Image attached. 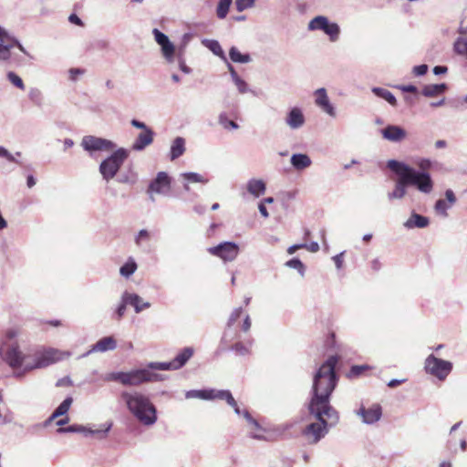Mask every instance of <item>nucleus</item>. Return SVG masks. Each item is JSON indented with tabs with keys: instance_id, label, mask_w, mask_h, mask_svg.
Returning <instances> with one entry per match:
<instances>
[{
	"instance_id": "27",
	"label": "nucleus",
	"mask_w": 467,
	"mask_h": 467,
	"mask_svg": "<svg viewBox=\"0 0 467 467\" xmlns=\"http://www.w3.org/2000/svg\"><path fill=\"white\" fill-rule=\"evenodd\" d=\"M13 47H17L18 49L23 52L25 55L29 57L28 52L23 47V45L17 39H12V43L4 44V42L0 41V59L4 61H7L11 57L10 49Z\"/></svg>"
},
{
	"instance_id": "57",
	"label": "nucleus",
	"mask_w": 467,
	"mask_h": 467,
	"mask_svg": "<svg viewBox=\"0 0 467 467\" xmlns=\"http://www.w3.org/2000/svg\"><path fill=\"white\" fill-rule=\"evenodd\" d=\"M84 70L81 68H70L68 70L69 79L77 81L78 77L84 74Z\"/></svg>"
},
{
	"instance_id": "41",
	"label": "nucleus",
	"mask_w": 467,
	"mask_h": 467,
	"mask_svg": "<svg viewBox=\"0 0 467 467\" xmlns=\"http://www.w3.org/2000/svg\"><path fill=\"white\" fill-rule=\"evenodd\" d=\"M453 51L459 56L467 55V37L458 36L453 43Z\"/></svg>"
},
{
	"instance_id": "19",
	"label": "nucleus",
	"mask_w": 467,
	"mask_h": 467,
	"mask_svg": "<svg viewBox=\"0 0 467 467\" xmlns=\"http://www.w3.org/2000/svg\"><path fill=\"white\" fill-rule=\"evenodd\" d=\"M384 140L391 142H400L407 137V131L400 126L389 124L380 130Z\"/></svg>"
},
{
	"instance_id": "9",
	"label": "nucleus",
	"mask_w": 467,
	"mask_h": 467,
	"mask_svg": "<svg viewBox=\"0 0 467 467\" xmlns=\"http://www.w3.org/2000/svg\"><path fill=\"white\" fill-rule=\"evenodd\" d=\"M185 398L199 399L202 400H226L230 406H234V397L230 390H220L214 389H192L186 391Z\"/></svg>"
},
{
	"instance_id": "45",
	"label": "nucleus",
	"mask_w": 467,
	"mask_h": 467,
	"mask_svg": "<svg viewBox=\"0 0 467 467\" xmlns=\"http://www.w3.org/2000/svg\"><path fill=\"white\" fill-rule=\"evenodd\" d=\"M232 0H220L216 8L217 16L221 19L224 18L229 11Z\"/></svg>"
},
{
	"instance_id": "64",
	"label": "nucleus",
	"mask_w": 467,
	"mask_h": 467,
	"mask_svg": "<svg viewBox=\"0 0 467 467\" xmlns=\"http://www.w3.org/2000/svg\"><path fill=\"white\" fill-rule=\"evenodd\" d=\"M445 197L446 200L451 203L453 204L456 202V197L452 190L448 189L445 191Z\"/></svg>"
},
{
	"instance_id": "10",
	"label": "nucleus",
	"mask_w": 467,
	"mask_h": 467,
	"mask_svg": "<svg viewBox=\"0 0 467 467\" xmlns=\"http://www.w3.org/2000/svg\"><path fill=\"white\" fill-rule=\"evenodd\" d=\"M425 370L440 380H444L452 370V363L431 354L425 359Z\"/></svg>"
},
{
	"instance_id": "15",
	"label": "nucleus",
	"mask_w": 467,
	"mask_h": 467,
	"mask_svg": "<svg viewBox=\"0 0 467 467\" xmlns=\"http://www.w3.org/2000/svg\"><path fill=\"white\" fill-rule=\"evenodd\" d=\"M171 181L168 174L164 171L158 172L156 178L152 180L148 188V194L151 201H154L153 193L166 194L170 191Z\"/></svg>"
},
{
	"instance_id": "20",
	"label": "nucleus",
	"mask_w": 467,
	"mask_h": 467,
	"mask_svg": "<svg viewBox=\"0 0 467 467\" xmlns=\"http://www.w3.org/2000/svg\"><path fill=\"white\" fill-rule=\"evenodd\" d=\"M285 122L291 130L302 128L306 122L302 109L298 107L291 108L286 113Z\"/></svg>"
},
{
	"instance_id": "36",
	"label": "nucleus",
	"mask_w": 467,
	"mask_h": 467,
	"mask_svg": "<svg viewBox=\"0 0 467 467\" xmlns=\"http://www.w3.org/2000/svg\"><path fill=\"white\" fill-rule=\"evenodd\" d=\"M329 19L325 16H317L314 18H312L307 25V30L308 31H324L326 26L328 25Z\"/></svg>"
},
{
	"instance_id": "48",
	"label": "nucleus",
	"mask_w": 467,
	"mask_h": 467,
	"mask_svg": "<svg viewBox=\"0 0 467 467\" xmlns=\"http://www.w3.org/2000/svg\"><path fill=\"white\" fill-rule=\"evenodd\" d=\"M147 368L157 370H175L172 361L170 362H150Z\"/></svg>"
},
{
	"instance_id": "54",
	"label": "nucleus",
	"mask_w": 467,
	"mask_h": 467,
	"mask_svg": "<svg viewBox=\"0 0 467 467\" xmlns=\"http://www.w3.org/2000/svg\"><path fill=\"white\" fill-rule=\"evenodd\" d=\"M428 70H429L428 65L421 64V65H418V66L413 67L412 73L416 77H422V76L427 74Z\"/></svg>"
},
{
	"instance_id": "31",
	"label": "nucleus",
	"mask_w": 467,
	"mask_h": 467,
	"mask_svg": "<svg viewBox=\"0 0 467 467\" xmlns=\"http://www.w3.org/2000/svg\"><path fill=\"white\" fill-rule=\"evenodd\" d=\"M185 139L182 137H176L171 145L170 159L174 161L181 157L186 150Z\"/></svg>"
},
{
	"instance_id": "60",
	"label": "nucleus",
	"mask_w": 467,
	"mask_h": 467,
	"mask_svg": "<svg viewBox=\"0 0 467 467\" xmlns=\"http://www.w3.org/2000/svg\"><path fill=\"white\" fill-rule=\"evenodd\" d=\"M398 88H400L402 92L418 93V88L412 84L400 85L398 86Z\"/></svg>"
},
{
	"instance_id": "16",
	"label": "nucleus",
	"mask_w": 467,
	"mask_h": 467,
	"mask_svg": "<svg viewBox=\"0 0 467 467\" xmlns=\"http://www.w3.org/2000/svg\"><path fill=\"white\" fill-rule=\"evenodd\" d=\"M414 163L418 167V169H415V171L426 174L428 177V179H426L425 177L420 176V179H417V181L420 182L419 183H428V191L426 192V194H430L434 187L433 180L431 173L429 172V170L432 167V161L427 158H420L415 161Z\"/></svg>"
},
{
	"instance_id": "32",
	"label": "nucleus",
	"mask_w": 467,
	"mask_h": 467,
	"mask_svg": "<svg viewBox=\"0 0 467 467\" xmlns=\"http://www.w3.org/2000/svg\"><path fill=\"white\" fill-rule=\"evenodd\" d=\"M448 86L446 83L425 85L421 90V94L424 97L432 98L445 92Z\"/></svg>"
},
{
	"instance_id": "33",
	"label": "nucleus",
	"mask_w": 467,
	"mask_h": 467,
	"mask_svg": "<svg viewBox=\"0 0 467 467\" xmlns=\"http://www.w3.org/2000/svg\"><path fill=\"white\" fill-rule=\"evenodd\" d=\"M181 177L183 179L185 183L183 184V188L186 191H189V185L188 183H202L206 184L208 182V179L205 178L203 175L197 173V172H184L181 174Z\"/></svg>"
},
{
	"instance_id": "17",
	"label": "nucleus",
	"mask_w": 467,
	"mask_h": 467,
	"mask_svg": "<svg viewBox=\"0 0 467 467\" xmlns=\"http://www.w3.org/2000/svg\"><path fill=\"white\" fill-rule=\"evenodd\" d=\"M315 103L316 105L328 116L335 118L337 116L336 109L331 104L327 96V89L325 88H317L315 93Z\"/></svg>"
},
{
	"instance_id": "23",
	"label": "nucleus",
	"mask_w": 467,
	"mask_h": 467,
	"mask_svg": "<svg viewBox=\"0 0 467 467\" xmlns=\"http://www.w3.org/2000/svg\"><path fill=\"white\" fill-rule=\"evenodd\" d=\"M117 347L116 340L113 337H105L100 338L96 344H94L91 348L82 354L79 358H85L88 357L89 354L93 352H106L108 350H113Z\"/></svg>"
},
{
	"instance_id": "29",
	"label": "nucleus",
	"mask_w": 467,
	"mask_h": 467,
	"mask_svg": "<svg viewBox=\"0 0 467 467\" xmlns=\"http://www.w3.org/2000/svg\"><path fill=\"white\" fill-rule=\"evenodd\" d=\"M292 167L297 171H303L311 166L312 161L306 153H294L290 158Z\"/></svg>"
},
{
	"instance_id": "59",
	"label": "nucleus",
	"mask_w": 467,
	"mask_h": 467,
	"mask_svg": "<svg viewBox=\"0 0 467 467\" xmlns=\"http://www.w3.org/2000/svg\"><path fill=\"white\" fill-rule=\"evenodd\" d=\"M302 244L305 245L303 248L308 250L309 252L317 253L319 251V244L316 241H313L310 244L304 243Z\"/></svg>"
},
{
	"instance_id": "26",
	"label": "nucleus",
	"mask_w": 467,
	"mask_h": 467,
	"mask_svg": "<svg viewBox=\"0 0 467 467\" xmlns=\"http://www.w3.org/2000/svg\"><path fill=\"white\" fill-rule=\"evenodd\" d=\"M154 132L151 129L142 131L138 135L132 144V149L137 151L144 150L153 141Z\"/></svg>"
},
{
	"instance_id": "6",
	"label": "nucleus",
	"mask_w": 467,
	"mask_h": 467,
	"mask_svg": "<svg viewBox=\"0 0 467 467\" xmlns=\"http://www.w3.org/2000/svg\"><path fill=\"white\" fill-rule=\"evenodd\" d=\"M106 381H117L124 386H140L146 382L163 380L160 374L151 372L149 368L133 369L128 372H111L105 377Z\"/></svg>"
},
{
	"instance_id": "58",
	"label": "nucleus",
	"mask_w": 467,
	"mask_h": 467,
	"mask_svg": "<svg viewBox=\"0 0 467 467\" xmlns=\"http://www.w3.org/2000/svg\"><path fill=\"white\" fill-rule=\"evenodd\" d=\"M28 97L33 102H36L41 98V91L38 88H33L29 90Z\"/></svg>"
},
{
	"instance_id": "55",
	"label": "nucleus",
	"mask_w": 467,
	"mask_h": 467,
	"mask_svg": "<svg viewBox=\"0 0 467 467\" xmlns=\"http://www.w3.org/2000/svg\"><path fill=\"white\" fill-rule=\"evenodd\" d=\"M150 238V234L147 230H140L135 237V243L138 246L141 245V243Z\"/></svg>"
},
{
	"instance_id": "30",
	"label": "nucleus",
	"mask_w": 467,
	"mask_h": 467,
	"mask_svg": "<svg viewBox=\"0 0 467 467\" xmlns=\"http://www.w3.org/2000/svg\"><path fill=\"white\" fill-rule=\"evenodd\" d=\"M247 192L255 198L265 194L266 184L263 180L251 179L246 183Z\"/></svg>"
},
{
	"instance_id": "50",
	"label": "nucleus",
	"mask_w": 467,
	"mask_h": 467,
	"mask_svg": "<svg viewBox=\"0 0 467 467\" xmlns=\"http://www.w3.org/2000/svg\"><path fill=\"white\" fill-rule=\"evenodd\" d=\"M368 368L369 367L368 365H353L348 373V377L350 379L357 378Z\"/></svg>"
},
{
	"instance_id": "8",
	"label": "nucleus",
	"mask_w": 467,
	"mask_h": 467,
	"mask_svg": "<svg viewBox=\"0 0 467 467\" xmlns=\"http://www.w3.org/2000/svg\"><path fill=\"white\" fill-rule=\"evenodd\" d=\"M71 355L68 351H61L56 348H47L43 351H37L32 356V364H27L29 369H36L48 367L57 361L69 358Z\"/></svg>"
},
{
	"instance_id": "39",
	"label": "nucleus",
	"mask_w": 467,
	"mask_h": 467,
	"mask_svg": "<svg viewBox=\"0 0 467 467\" xmlns=\"http://www.w3.org/2000/svg\"><path fill=\"white\" fill-rule=\"evenodd\" d=\"M235 88L238 90V92L241 94L250 93L254 97L258 96L257 92L254 89L251 88L250 86L248 85V83L245 80H244L241 77H239L236 72H235Z\"/></svg>"
},
{
	"instance_id": "5",
	"label": "nucleus",
	"mask_w": 467,
	"mask_h": 467,
	"mask_svg": "<svg viewBox=\"0 0 467 467\" xmlns=\"http://www.w3.org/2000/svg\"><path fill=\"white\" fill-rule=\"evenodd\" d=\"M309 413L317 421L307 424L302 431V434L310 444H316L327 434L329 427L337 424L339 415L336 410V416H333L328 410L322 408H318L317 410H309Z\"/></svg>"
},
{
	"instance_id": "24",
	"label": "nucleus",
	"mask_w": 467,
	"mask_h": 467,
	"mask_svg": "<svg viewBox=\"0 0 467 467\" xmlns=\"http://www.w3.org/2000/svg\"><path fill=\"white\" fill-rule=\"evenodd\" d=\"M125 301L129 302V306H131L137 314L150 308L151 306L150 302L144 301L138 294L130 293L128 291H125Z\"/></svg>"
},
{
	"instance_id": "22",
	"label": "nucleus",
	"mask_w": 467,
	"mask_h": 467,
	"mask_svg": "<svg viewBox=\"0 0 467 467\" xmlns=\"http://www.w3.org/2000/svg\"><path fill=\"white\" fill-rule=\"evenodd\" d=\"M202 44L208 48L213 55L219 57L223 61H224L227 65V67L234 77V66L230 61H228L227 57L224 55V52L217 40L213 39H202Z\"/></svg>"
},
{
	"instance_id": "13",
	"label": "nucleus",
	"mask_w": 467,
	"mask_h": 467,
	"mask_svg": "<svg viewBox=\"0 0 467 467\" xmlns=\"http://www.w3.org/2000/svg\"><path fill=\"white\" fill-rule=\"evenodd\" d=\"M112 427V422L109 421L101 425L99 429H92L90 427L83 426V425H70L67 428H60L57 430L58 432H79L83 433L86 437L90 435H95L99 439H104L107 437L108 432L110 431Z\"/></svg>"
},
{
	"instance_id": "3",
	"label": "nucleus",
	"mask_w": 467,
	"mask_h": 467,
	"mask_svg": "<svg viewBox=\"0 0 467 467\" xmlns=\"http://www.w3.org/2000/svg\"><path fill=\"white\" fill-rule=\"evenodd\" d=\"M386 166L399 176V179L395 183L394 190L388 193V199L389 201L402 199L407 193L408 186H414L420 192L426 194V192L428 191V183H419L420 182L417 181V179H420V176L428 179L426 174L415 171V168L410 166L404 161L394 159L389 160Z\"/></svg>"
},
{
	"instance_id": "35",
	"label": "nucleus",
	"mask_w": 467,
	"mask_h": 467,
	"mask_svg": "<svg viewBox=\"0 0 467 467\" xmlns=\"http://www.w3.org/2000/svg\"><path fill=\"white\" fill-rule=\"evenodd\" d=\"M371 91L375 96L386 100L389 105L393 107L397 105V99L389 90L380 87H373Z\"/></svg>"
},
{
	"instance_id": "7",
	"label": "nucleus",
	"mask_w": 467,
	"mask_h": 467,
	"mask_svg": "<svg viewBox=\"0 0 467 467\" xmlns=\"http://www.w3.org/2000/svg\"><path fill=\"white\" fill-rule=\"evenodd\" d=\"M128 156L129 151L124 148H119L101 161L99 170L103 180L106 182L112 180L117 175Z\"/></svg>"
},
{
	"instance_id": "53",
	"label": "nucleus",
	"mask_w": 467,
	"mask_h": 467,
	"mask_svg": "<svg viewBox=\"0 0 467 467\" xmlns=\"http://www.w3.org/2000/svg\"><path fill=\"white\" fill-rule=\"evenodd\" d=\"M251 61V57L248 53H241L235 48V63H248Z\"/></svg>"
},
{
	"instance_id": "28",
	"label": "nucleus",
	"mask_w": 467,
	"mask_h": 467,
	"mask_svg": "<svg viewBox=\"0 0 467 467\" xmlns=\"http://www.w3.org/2000/svg\"><path fill=\"white\" fill-rule=\"evenodd\" d=\"M253 342L254 340L250 335H245L242 339L241 336L235 334V354L242 356L249 354Z\"/></svg>"
},
{
	"instance_id": "42",
	"label": "nucleus",
	"mask_w": 467,
	"mask_h": 467,
	"mask_svg": "<svg viewBox=\"0 0 467 467\" xmlns=\"http://www.w3.org/2000/svg\"><path fill=\"white\" fill-rule=\"evenodd\" d=\"M234 320V314L230 316L227 327L228 328L224 332L222 338V348L223 349H232L234 345L232 344V336L230 331L231 323Z\"/></svg>"
},
{
	"instance_id": "34",
	"label": "nucleus",
	"mask_w": 467,
	"mask_h": 467,
	"mask_svg": "<svg viewBox=\"0 0 467 467\" xmlns=\"http://www.w3.org/2000/svg\"><path fill=\"white\" fill-rule=\"evenodd\" d=\"M193 355V349L192 348H183L177 356L171 360L175 369H179L183 367L186 362Z\"/></svg>"
},
{
	"instance_id": "4",
	"label": "nucleus",
	"mask_w": 467,
	"mask_h": 467,
	"mask_svg": "<svg viewBox=\"0 0 467 467\" xmlns=\"http://www.w3.org/2000/svg\"><path fill=\"white\" fill-rule=\"evenodd\" d=\"M120 398L130 413L143 426L150 427L157 422V408L149 396L133 390L122 391Z\"/></svg>"
},
{
	"instance_id": "38",
	"label": "nucleus",
	"mask_w": 467,
	"mask_h": 467,
	"mask_svg": "<svg viewBox=\"0 0 467 467\" xmlns=\"http://www.w3.org/2000/svg\"><path fill=\"white\" fill-rule=\"evenodd\" d=\"M138 265L135 260L131 257L119 268V274L125 278H130L137 270Z\"/></svg>"
},
{
	"instance_id": "1",
	"label": "nucleus",
	"mask_w": 467,
	"mask_h": 467,
	"mask_svg": "<svg viewBox=\"0 0 467 467\" xmlns=\"http://www.w3.org/2000/svg\"><path fill=\"white\" fill-rule=\"evenodd\" d=\"M338 361V356L332 355L315 372L308 410H317L318 408H322L328 410L333 416H336V410L330 405V398L338 382L337 372Z\"/></svg>"
},
{
	"instance_id": "11",
	"label": "nucleus",
	"mask_w": 467,
	"mask_h": 467,
	"mask_svg": "<svg viewBox=\"0 0 467 467\" xmlns=\"http://www.w3.org/2000/svg\"><path fill=\"white\" fill-rule=\"evenodd\" d=\"M81 147L84 150L92 155L95 151H110L116 148V144L107 139L92 135H87L82 138Z\"/></svg>"
},
{
	"instance_id": "62",
	"label": "nucleus",
	"mask_w": 467,
	"mask_h": 467,
	"mask_svg": "<svg viewBox=\"0 0 467 467\" xmlns=\"http://www.w3.org/2000/svg\"><path fill=\"white\" fill-rule=\"evenodd\" d=\"M130 124L134 127V128H137V129H140L142 131L144 130H150V128L148 127L144 122L142 121H140L138 119H132L130 121Z\"/></svg>"
},
{
	"instance_id": "37",
	"label": "nucleus",
	"mask_w": 467,
	"mask_h": 467,
	"mask_svg": "<svg viewBox=\"0 0 467 467\" xmlns=\"http://www.w3.org/2000/svg\"><path fill=\"white\" fill-rule=\"evenodd\" d=\"M340 26L336 22L328 21V25L326 26L325 30L323 31L329 38L331 42H336L339 38L340 35Z\"/></svg>"
},
{
	"instance_id": "40",
	"label": "nucleus",
	"mask_w": 467,
	"mask_h": 467,
	"mask_svg": "<svg viewBox=\"0 0 467 467\" xmlns=\"http://www.w3.org/2000/svg\"><path fill=\"white\" fill-rule=\"evenodd\" d=\"M72 401L73 400L70 397L65 399L49 417L48 421H51L59 416L65 415L68 411Z\"/></svg>"
},
{
	"instance_id": "63",
	"label": "nucleus",
	"mask_w": 467,
	"mask_h": 467,
	"mask_svg": "<svg viewBox=\"0 0 467 467\" xmlns=\"http://www.w3.org/2000/svg\"><path fill=\"white\" fill-rule=\"evenodd\" d=\"M21 152L17 151L15 154H12L8 151V155H6L5 159L11 162H15L17 164H21L20 161L18 160L19 157H21Z\"/></svg>"
},
{
	"instance_id": "25",
	"label": "nucleus",
	"mask_w": 467,
	"mask_h": 467,
	"mask_svg": "<svg viewBox=\"0 0 467 467\" xmlns=\"http://www.w3.org/2000/svg\"><path fill=\"white\" fill-rule=\"evenodd\" d=\"M430 224V219L427 216L412 212L409 219L403 223L406 229L425 228Z\"/></svg>"
},
{
	"instance_id": "44",
	"label": "nucleus",
	"mask_w": 467,
	"mask_h": 467,
	"mask_svg": "<svg viewBox=\"0 0 467 467\" xmlns=\"http://www.w3.org/2000/svg\"><path fill=\"white\" fill-rule=\"evenodd\" d=\"M285 265L289 268L296 269L301 276H304L306 267H305V265L303 264V262L299 258L294 257V258L286 261Z\"/></svg>"
},
{
	"instance_id": "61",
	"label": "nucleus",
	"mask_w": 467,
	"mask_h": 467,
	"mask_svg": "<svg viewBox=\"0 0 467 467\" xmlns=\"http://www.w3.org/2000/svg\"><path fill=\"white\" fill-rule=\"evenodd\" d=\"M344 254H345V252H341V253L336 254L335 256H333V258H332L335 263V265L337 269L342 268Z\"/></svg>"
},
{
	"instance_id": "46",
	"label": "nucleus",
	"mask_w": 467,
	"mask_h": 467,
	"mask_svg": "<svg viewBox=\"0 0 467 467\" xmlns=\"http://www.w3.org/2000/svg\"><path fill=\"white\" fill-rule=\"evenodd\" d=\"M218 122L225 130L234 129V119L226 112H221L219 114Z\"/></svg>"
},
{
	"instance_id": "21",
	"label": "nucleus",
	"mask_w": 467,
	"mask_h": 467,
	"mask_svg": "<svg viewBox=\"0 0 467 467\" xmlns=\"http://www.w3.org/2000/svg\"><path fill=\"white\" fill-rule=\"evenodd\" d=\"M357 414L362 418L365 424H373L379 421L382 416V409L379 404H374L372 407L366 409L361 407Z\"/></svg>"
},
{
	"instance_id": "49",
	"label": "nucleus",
	"mask_w": 467,
	"mask_h": 467,
	"mask_svg": "<svg viewBox=\"0 0 467 467\" xmlns=\"http://www.w3.org/2000/svg\"><path fill=\"white\" fill-rule=\"evenodd\" d=\"M450 208V205L447 204L446 201L443 199H439L436 201L434 209L437 213L442 215L443 217L448 216V209Z\"/></svg>"
},
{
	"instance_id": "56",
	"label": "nucleus",
	"mask_w": 467,
	"mask_h": 467,
	"mask_svg": "<svg viewBox=\"0 0 467 467\" xmlns=\"http://www.w3.org/2000/svg\"><path fill=\"white\" fill-rule=\"evenodd\" d=\"M240 327H241V330L244 334H246L249 331V329L251 327V318H250V316L248 314H245L244 316L242 324H240Z\"/></svg>"
},
{
	"instance_id": "18",
	"label": "nucleus",
	"mask_w": 467,
	"mask_h": 467,
	"mask_svg": "<svg viewBox=\"0 0 467 467\" xmlns=\"http://www.w3.org/2000/svg\"><path fill=\"white\" fill-rule=\"evenodd\" d=\"M208 252L222 259L225 264L232 262L234 260V242H223L216 246L209 247Z\"/></svg>"
},
{
	"instance_id": "2",
	"label": "nucleus",
	"mask_w": 467,
	"mask_h": 467,
	"mask_svg": "<svg viewBox=\"0 0 467 467\" xmlns=\"http://www.w3.org/2000/svg\"><path fill=\"white\" fill-rule=\"evenodd\" d=\"M22 330L19 327H10L5 329L0 340V357L12 369H23L24 372L31 371L26 368L27 364H32V356L30 352H25L21 349L17 338L21 336Z\"/></svg>"
},
{
	"instance_id": "12",
	"label": "nucleus",
	"mask_w": 467,
	"mask_h": 467,
	"mask_svg": "<svg viewBox=\"0 0 467 467\" xmlns=\"http://www.w3.org/2000/svg\"><path fill=\"white\" fill-rule=\"evenodd\" d=\"M152 35L156 43L161 47V52L165 61L169 64L173 63L176 60L178 53L174 44L171 42L168 36L157 28L152 30Z\"/></svg>"
},
{
	"instance_id": "14",
	"label": "nucleus",
	"mask_w": 467,
	"mask_h": 467,
	"mask_svg": "<svg viewBox=\"0 0 467 467\" xmlns=\"http://www.w3.org/2000/svg\"><path fill=\"white\" fill-rule=\"evenodd\" d=\"M235 414H237L244 420L251 438L260 441L265 439L263 435L255 432L256 431H262L263 428L258 420L254 418V416L247 409H240L235 403Z\"/></svg>"
},
{
	"instance_id": "52",
	"label": "nucleus",
	"mask_w": 467,
	"mask_h": 467,
	"mask_svg": "<svg viewBox=\"0 0 467 467\" xmlns=\"http://www.w3.org/2000/svg\"><path fill=\"white\" fill-rule=\"evenodd\" d=\"M255 0H235V10L243 12L245 9L252 8Z\"/></svg>"
},
{
	"instance_id": "43",
	"label": "nucleus",
	"mask_w": 467,
	"mask_h": 467,
	"mask_svg": "<svg viewBox=\"0 0 467 467\" xmlns=\"http://www.w3.org/2000/svg\"><path fill=\"white\" fill-rule=\"evenodd\" d=\"M125 296H126V294H125V292H123L120 296V302L116 306V309L114 312L113 318L116 320H120L125 315L127 306L129 305V302L125 301Z\"/></svg>"
},
{
	"instance_id": "51",
	"label": "nucleus",
	"mask_w": 467,
	"mask_h": 467,
	"mask_svg": "<svg viewBox=\"0 0 467 467\" xmlns=\"http://www.w3.org/2000/svg\"><path fill=\"white\" fill-rule=\"evenodd\" d=\"M177 61H178V65H179V67L180 69L184 72L185 74H190L191 73V68L189 67H187L186 63H185V60L183 58V51H182V48H179L178 49V53H177V57H176Z\"/></svg>"
},
{
	"instance_id": "47",
	"label": "nucleus",
	"mask_w": 467,
	"mask_h": 467,
	"mask_svg": "<svg viewBox=\"0 0 467 467\" xmlns=\"http://www.w3.org/2000/svg\"><path fill=\"white\" fill-rule=\"evenodd\" d=\"M6 78L8 79V81L12 85H14L16 88H19L20 90L25 89L26 87H25L24 81L16 73L13 72V71H9L6 74Z\"/></svg>"
}]
</instances>
